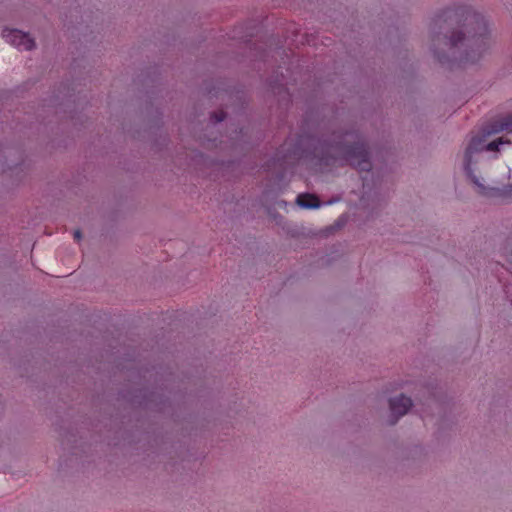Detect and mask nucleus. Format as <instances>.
<instances>
[{"label":"nucleus","instance_id":"nucleus-1","mask_svg":"<svg viewBox=\"0 0 512 512\" xmlns=\"http://www.w3.org/2000/svg\"><path fill=\"white\" fill-rule=\"evenodd\" d=\"M493 44L491 22L468 4L442 9L429 25V49L437 63L451 71L479 63Z\"/></svg>","mask_w":512,"mask_h":512},{"label":"nucleus","instance_id":"nucleus-2","mask_svg":"<svg viewBox=\"0 0 512 512\" xmlns=\"http://www.w3.org/2000/svg\"><path fill=\"white\" fill-rule=\"evenodd\" d=\"M313 121V113L306 112L294 144L297 159L316 172L344 166L359 172L372 170L369 140L356 125H329L316 131Z\"/></svg>","mask_w":512,"mask_h":512},{"label":"nucleus","instance_id":"nucleus-3","mask_svg":"<svg viewBox=\"0 0 512 512\" xmlns=\"http://www.w3.org/2000/svg\"><path fill=\"white\" fill-rule=\"evenodd\" d=\"M123 398L133 407L171 416L174 414L171 398L165 395L163 391H150L147 388H141L123 395Z\"/></svg>","mask_w":512,"mask_h":512},{"label":"nucleus","instance_id":"nucleus-4","mask_svg":"<svg viewBox=\"0 0 512 512\" xmlns=\"http://www.w3.org/2000/svg\"><path fill=\"white\" fill-rule=\"evenodd\" d=\"M60 93V90L59 93H54L49 100V103L43 104V110L46 107L48 109H53V112L57 118L61 120L63 118L69 119L76 129H80L78 126L86 127L85 123L88 121V119L85 118L84 120L85 115L82 113V111H77L75 100L72 99L73 95L67 93L64 95V97H60Z\"/></svg>","mask_w":512,"mask_h":512},{"label":"nucleus","instance_id":"nucleus-5","mask_svg":"<svg viewBox=\"0 0 512 512\" xmlns=\"http://www.w3.org/2000/svg\"><path fill=\"white\" fill-rule=\"evenodd\" d=\"M282 69L281 66H278V68L273 71L272 75L268 78V86L271 92L278 97L280 104L288 107L292 102V95L288 88L290 80Z\"/></svg>","mask_w":512,"mask_h":512},{"label":"nucleus","instance_id":"nucleus-6","mask_svg":"<svg viewBox=\"0 0 512 512\" xmlns=\"http://www.w3.org/2000/svg\"><path fill=\"white\" fill-rule=\"evenodd\" d=\"M158 70V67L155 66L150 68L145 74L141 73L137 77V83L141 84L151 106L158 104V93L162 92V83Z\"/></svg>","mask_w":512,"mask_h":512},{"label":"nucleus","instance_id":"nucleus-7","mask_svg":"<svg viewBox=\"0 0 512 512\" xmlns=\"http://www.w3.org/2000/svg\"><path fill=\"white\" fill-rule=\"evenodd\" d=\"M227 113L224 110H217L210 113L209 123L206 126L205 132L199 135L198 140L200 145L208 150L216 149L222 140L219 139L221 135L209 132L214 125L221 123L226 119Z\"/></svg>","mask_w":512,"mask_h":512},{"label":"nucleus","instance_id":"nucleus-8","mask_svg":"<svg viewBox=\"0 0 512 512\" xmlns=\"http://www.w3.org/2000/svg\"><path fill=\"white\" fill-rule=\"evenodd\" d=\"M2 36L8 43L15 46L20 51H31L36 48L34 38H32L29 33L19 29L5 28L2 31Z\"/></svg>","mask_w":512,"mask_h":512},{"label":"nucleus","instance_id":"nucleus-9","mask_svg":"<svg viewBox=\"0 0 512 512\" xmlns=\"http://www.w3.org/2000/svg\"><path fill=\"white\" fill-rule=\"evenodd\" d=\"M482 144L483 140L481 138L473 137L464 153V171L471 182L481 188H483V185L480 183L478 177L474 174L471 163L473 155L485 149Z\"/></svg>","mask_w":512,"mask_h":512},{"label":"nucleus","instance_id":"nucleus-10","mask_svg":"<svg viewBox=\"0 0 512 512\" xmlns=\"http://www.w3.org/2000/svg\"><path fill=\"white\" fill-rule=\"evenodd\" d=\"M23 152L18 148L0 149V173L12 171L23 164Z\"/></svg>","mask_w":512,"mask_h":512},{"label":"nucleus","instance_id":"nucleus-11","mask_svg":"<svg viewBox=\"0 0 512 512\" xmlns=\"http://www.w3.org/2000/svg\"><path fill=\"white\" fill-rule=\"evenodd\" d=\"M413 403L411 398L400 394L398 397L391 398L389 400V408L391 416L389 418V424L395 425L400 417L405 415L412 407Z\"/></svg>","mask_w":512,"mask_h":512},{"label":"nucleus","instance_id":"nucleus-12","mask_svg":"<svg viewBox=\"0 0 512 512\" xmlns=\"http://www.w3.org/2000/svg\"><path fill=\"white\" fill-rule=\"evenodd\" d=\"M204 89L210 99L216 98L222 101L226 96L230 97L233 92L230 86H226L225 83L220 80H216L215 83H205Z\"/></svg>","mask_w":512,"mask_h":512},{"label":"nucleus","instance_id":"nucleus-13","mask_svg":"<svg viewBox=\"0 0 512 512\" xmlns=\"http://www.w3.org/2000/svg\"><path fill=\"white\" fill-rule=\"evenodd\" d=\"M506 131L508 133H512V113H509L498 120L494 121L490 125L489 134H498L500 132Z\"/></svg>","mask_w":512,"mask_h":512},{"label":"nucleus","instance_id":"nucleus-14","mask_svg":"<svg viewBox=\"0 0 512 512\" xmlns=\"http://www.w3.org/2000/svg\"><path fill=\"white\" fill-rule=\"evenodd\" d=\"M296 203L306 209H315L320 207L319 199L312 194L302 193L297 196Z\"/></svg>","mask_w":512,"mask_h":512},{"label":"nucleus","instance_id":"nucleus-15","mask_svg":"<svg viewBox=\"0 0 512 512\" xmlns=\"http://www.w3.org/2000/svg\"><path fill=\"white\" fill-rule=\"evenodd\" d=\"M510 140L508 139H505L504 137H499L491 142H489L486 146H485V150L487 151H493V152H496V151H499L500 150V147L504 144H510Z\"/></svg>","mask_w":512,"mask_h":512},{"label":"nucleus","instance_id":"nucleus-16","mask_svg":"<svg viewBox=\"0 0 512 512\" xmlns=\"http://www.w3.org/2000/svg\"><path fill=\"white\" fill-rule=\"evenodd\" d=\"M269 54L266 50H261L258 56V60L262 61L263 63L268 62Z\"/></svg>","mask_w":512,"mask_h":512},{"label":"nucleus","instance_id":"nucleus-17","mask_svg":"<svg viewBox=\"0 0 512 512\" xmlns=\"http://www.w3.org/2000/svg\"><path fill=\"white\" fill-rule=\"evenodd\" d=\"M73 236H74V239L77 242H79L81 240V238H82V233H81V231L79 229H77V230L74 231Z\"/></svg>","mask_w":512,"mask_h":512},{"label":"nucleus","instance_id":"nucleus-18","mask_svg":"<svg viewBox=\"0 0 512 512\" xmlns=\"http://www.w3.org/2000/svg\"><path fill=\"white\" fill-rule=\"evenodd\" d=\"M37 120L39 121L40 124H42V123L45 124V118L41 114H38Z\"/></svg>","mask_w":512,"mask_h":512},{"label":"nucleus","instance_id":"nucleus-19","mask_svg":"<svg viewBox=\"0 0 512 512\" xmlns=\"http://www.w3.org/2000/svg\"><path fill=\"white\" fill-rule=\"evenodd\" d=\"M243 132V129L242 128H236L235 129V134H236V137H238L239 134H242Z\"/></svg>","mask_w":512,"mask_h":512},{"label":"nucleus","instance_id":"nucleus-20","mask_svg":"<svg viewBox=\"0 0 512 512\" xmlns=\"http://www.w3.org/2000/svg\"><path fill=\"white\" fill-rule=\"evenodd\" d=\"M214 162H215V164H220V165H224L225 164L224 161H214Z\"/></svg>","mask_w":512,"mask_h":512},{"label":"nucleus","instance_id":"nucleus-21","mask_svg":"<svg viewBox=\"0 0 512 512\" xmlns=\"http://www.w3.org/2000/svg\"><path fill=\"white\" fill-rule=\"evenodd\" d=\"M156 113L162 115V112L159 111L158 107L156 108Z\"/></svg>","mask_w":512,"mask_h":512},{"label":"nucleus","instance_id":"nucleus-22","mask_svg":"<svg viewBox=\"0 0 512 512\" xmlns=\"http://www.w3.org/2000/svg\"><path fill=\"white\" fill-rule=\"evenodd\" d=\"M511 189H512V186H511Z\"/></svg>","mask_w":512,"mask_h":512}]
</instances>
